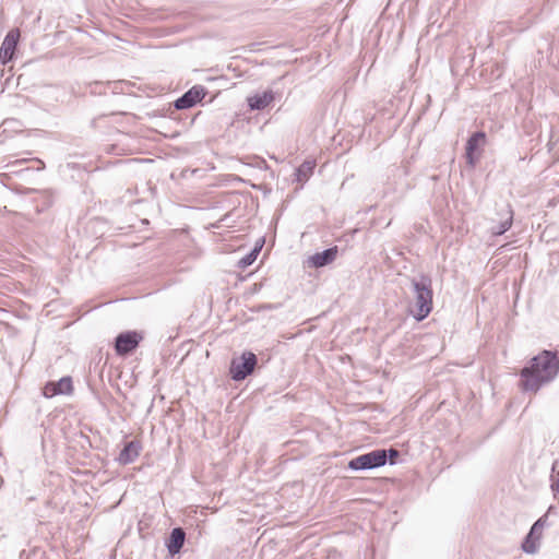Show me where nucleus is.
Segmentation results:
<instances>
[{"mask_svg":"<svg viewBox=\"0 0 559 559\" xmlns=\"http://www.w3.org/2000/svg\"><path fill=\"white\" fill-rule=\"evenodd\" d=\"M186 540V532L181 527H176L171 531L167 540V550L171 556L179 554Z\"/></svg>","mask_w":559,"mask_h":559,"instance_id":"11","label":"nucleus"},{"mask_svg":"<svg viewBox=\"0 0 559 559\" xmlns=\"http://www.w3.org/2000/svg\"><path fill=\"white\" fill-rule=\"evenodd\" d=\"M337 255V248L332 247L323 250L322 252H317L310 257L309 261L314 267H322L330 263H332Z\"/></svg>","mask_w":559,"mask_h":559,"instance_id":"12","label":"nucleus"},{"mask_svg":"<svg viewBox=\"0 0 559 559\" xmlns=\"http://www.w3.org/2000/svg\"><path fill=\"white\" fill-rule=\"evenodd\" d=\"M142 341V335L136 331H127L120 333L116 337L115 349L116 353L120 356L128 355L132 350H134L140 342Z\"/></svg>","mask_w":559,"mask_h":559,"instance_id":"5","label":"nucleus"},{"mask_svg":"<svg viewBox=\"0 0 559 559\" xmlns=\"http://www.w3.org/2000/svg\"><path fill=\"white\" fill-rule=\"evenodd\" d=\"M386 452H388V460H390L391 464H394L395 463L394 459H396L400 454L399 451L396 449L391 448V449L386 450Z\"/></svg>","mask_w":559,"mask_h":559,"instance_id":"20","label":"nucleus"},{"mask_svg":"<svg viewBox=\"0 0 559 559\" xmlns=\"http://www.w3.org/2000/svg\"><path fill=\"white\" fill-rule=\"evenodd\" d=\"M206 95L205 88L201 85H194L187 91L182 96L175 100L176 109H188L193 107L197 103L201 102Z\"/></svg>","mask_w":559,"mask_h":559,"instance_id":"7","label":"nucleus"},{"mask_svg":"<svg viewBox=\"0 0 559 559\" xmlns=\"http://www.w3.org/2000/svg\"><path fill=\"white\" fill-rule=\"evenodd\" d=\"M141 450L142 445L140 441L132 440L130 442H127L119 453V463L122 465L133 463L139 457Z\"/></svg>","mask_w":559,"mask_h":559,"instance_id":"10","label":"nucleus"},{"mask_svg":"<svg viewBox=\"0 0 559 559\" xmlns=\"http://www.w3.org/2000/svg\"><path fill=\"white\" fill-rule=\"evenodd\" d=\"M274 99L271 91H265L261 94H255L248 98L249 107L253 110H261L267 107Z\"/></svg>","mask_w":559,"mask_h":559,"instance_id":"13","label":"nucleus"},{"mask_svg":"<svg viewBox=\"0 0 559 559\" xmlns=\"http://www.w3.org/2000/svg\"><path fill=\"white\" fill-rule=\"evenodd\" d=\"M559 373V358L555 352L543 350L533 357L530 366L521 372L520 386L523 392L536 393L542 386L550 383Z\"/></svg>","mask_w":559,"mask_h":559,"instance_id":"1","label":"nucleus"},{"mask_svg":"<svg viewBox=\"0 0 559 559\" xmlns=\"http://www.w3.org/2000/svg\"><path fill=\"white\" fill-rule=\"evenodd\" d=\"M557 462L551 467V489L554 492L559 493V472H556Z\"/></svg>","mask_w":559,"mask_h":559,"instance_id":"19","label":"nucleus"},{"mask_svg":"<svg viewBox=\"0 0 559 559\" xmlns=\"http://www.w3.org/2000/svg\"><path fill=\"white\" fill-rule=\"evenodd\" d=\"M257 365V356L252 352H245L239 359H233L229 368L231 379L240 381L252 373Z\"/></svg>","mask_w":559,"mask_h":559,"instance_id":"4","label":"nucleus"},{"mask_svg":"<svg viewBox=\"0 0 559 559\" xmlns=\"http://www.w3.org/2000/svg\"><path fill=\"white\" fill-rule=\"evenodd\" d=\"M20 39V31L11 29L4 37L0 47V62L7 64L13 59L17 43Z\"/></svg>","mask_w":559,"mask_h":559,"instance_id":"8","label":"nucleus"},{"mask_svg":"<svg viewBox=\"0 0 559 559\" xmlns=\"http://www.w3.org/2000/svg\"><path fill=\"white\" fill-rule=\"evenodd\" d=\"M486 143V133L477 131L473 133L466 143V159L471 167H475L480 157V147Z\"/></svg>","mask_w":559,"mask_h":559,"instance_id":"6","label":"nucleus"},{"mask_svg":"<svg viewBox=\"0 0 559 559\" xmlns=\"http://www.w3.org/2000/svg\"><path fill=\"white\" fill-rule=\"evenodd\" d=\"M388 452L385 449H378L352 459L348 468L353 471H366L385 465Z\"/></svg>","mask_w":559,"mask_h":559,"instance_id":"3","label":"nucleus"},{"mask_svg":"<svg viewBox=\"0 0 559 559\" xmlns=\"http://www.w3.org/2000/svg\"><path fill=\"white\" fill-rule=\"evenodd\" d=\"M552 507H549L548 511L533 524V526L530 530L532 532V535H539V538H542L543 530L545 526L548 525V514L552 511Z\"/></svg>","mask_w":559,"mask_h":559,"instance_id":"17","label":"nucleus"},{"mask_svg":"<svg viewBox=\"0 0 559 559\" xmlns=\"http://www.w3.org/2000/svg\"><path fill=\"white\" fill-rule=\"evenodd\" d=\"M414 293L413 317L417 321L426 319L432 310V282L427 275L421 274L418 278L412 280Z\"/></svg>","mask_w":559,"mask_h":559,"instance_id":"2","label":"nucleus"},{"mask_svg":"<svg viewBox=\"0 0 559 559\" xmlns=\"http://www.w3.org/2000/svg\"><path fill=\"white\" fill-rule=\"evenodd\" d=\"M314 162L306 160L296 169V180L298 182H305L309 179L314 169Z\"/></svg>","mask_w":559,"mask_h":559,"instance_id":"15","label":"nucleus"},{"mask_svg":"<svg viewBox=\"0 0 559 559\" xmlns=\"http://www.w3.org/2000/svg\"><path fill=\"white\" fill-rule=\"evenodd\" d=\"M513 222V211L510 205H507L504 215L502 216V219L500 223L496 226L491 227V234L495 236L503 235L506 231H508Z\"/></svg>","mask_w":559,"mask_h":559,"instance_id":"14","label":"nucleus"},{"mask_svg":"<svg viewBox=\"0 0 559 559\" xmlns=\"http://www.w3.org/2000/svg\"><path fill=\"white\" fill-rule=\"evenodd\" d=\"M539 535H532V532L530 531V533L526 535L523 544H522V549L524 552L526 554H535L537 552L538 548H539Z\"/></svg>","mask_w":559,"mask_h":559,"instance_id":"16","label":"nucleus"},{"mask_svg":"<svg viewBox=\"0 0 559 559\" xmlns=\"http://www.w3.org/2000/svg\"><path fill=\"white\" fill-rule=\"evenodd\" d=\"M73 391L71 377H62L58 382H48L44 388V395L52 397L59 394H70Z\"/></svg>","mask_w":559,"mask_h":559,"instance_id":"9","label":"nucleus"},{"mask_svg":"<svg viewBox=\"0 0 559 559\" xmlns=\"http://www.w3.org/2000/svg\"><path fill=\"white\" fill-rule=\"evenodd\" d=\"M259 251H260V248H254L253 250H251L249 253H247L245 257H242L238 261V266L241 269H245V267L251 265L255 261V259L259 254Z\"/></svg>","mask_w":559,"mask_h":559,"instance_id":"18","label":"nucleus"}]
</instances>
